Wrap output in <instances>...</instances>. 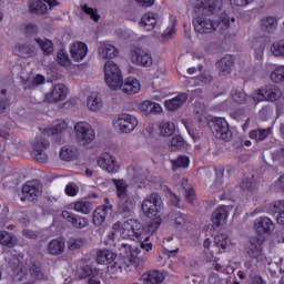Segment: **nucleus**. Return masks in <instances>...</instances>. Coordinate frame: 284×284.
<instances>
[{"instance_id": "f257e3e1", "label": "nucleus", "mask_w": 284, "mask_h": 284, "mask_svg": "<svg viewBox=\"0 0 284 284\" xmlns=\"http://www.w3.org/2000/svg\"><path fill=\"white\" fill-rule=\"evenodd\" d=\"M163 205V200L159 193H152L149 197L144 199L142 202V212L146 215V219H151L148 223L146 230L141 222L138 220H128L122 225L121 234L123 239H138L140 241V247L150 252L152 250V242H150V236L159 230L161 225V206Z\"/></svg>"}, {"instance_id": "f03ea898", "label": "nucleus", "mask_w": 284, "mask_h": 284, "mask_svg": "<svg viewBox=\"0 0 284 284\" xmlns=\"http://www.w3.org/2000/svg\"><path fill=\"white\" fill-rule=\"evenodd\" d=\"M221 8H223V0H205L196 4L192 20L195 32L199 34H212V32L225 34L230 30V18L214 19Z\"/></svg>"}, {"instance_id": "7ed1b4c3", "label": "nucleus", "mask_w": 284, "mask_h": 284, "mask_svg": "<svg viewBox=\"0 0 284 284\" xmlns=\"http://www.w3.org/2000/svg\"><path fill=\"white\" fill-rule=\"evenodd\" d=\"M97 263L99 265H108V272H132L139 267V257L130 255V257L118 256L116 253L104 248L97 252Z\"/></svg>"}, {"instance_id": "20e7f679", "label": "nucleus", "mask_w": 284, "mask_h": 284, "mask_svg": "<svg viewBox=\"0 0 284 284\" xmlns=\"http://www.w3.org/2000/svg\"><path fill=\"white\" fill-rule=\"evenodd\" d=\"M114 183L119 199L116 205V214H120V216H123V219H130V216H134L136 200L132 195H128V185L123 180H114Z\"/></svg>"}, {"instance_id": "39448f33", "label": "nucleus", "mask_w": 284, "mask_h": 284, "mask_svg": "<svg viewBox=\"0 0 284 284\" xmlns=\"http://www.w3.org/2000/svg\"><path fill=\"white\" fill-rule=\"evenodd\" d=\"M104 79L111 90H120L123 82V73L116 62L109 60L104 63Z\"/></svg>"}, {"instance_id": "423d86ee", "label": "nucleus", "mask_w": 284, "mask_h": 284, "mask_svg": "<svg viewBox=\"0 0 284 284\" xmlns=\"http://www.w3.org/2000/svg\"><path fill=\"white\" fill-rule=\"evenodd\" d=\"M283 97V91L276 87V84H266L260 89H257L254 94L253 99L255 101H278Z\"/></svg>"}, {"instance_id": "0eeeda50", "label": "nucleus", "mask_w": 284, "mask_h": 284, "mask_svg": "<svg viewBox=\"0 0 284 284\" xmlns=\"http://www.w3.org/2000/svg\"><path fill=\"white\" fill-rule=\"evenodd\" d=\"M77 141L80 145H90L95 139L94 129L88 122H78L74 125Z\"/></svg>"}, {"instance_id": "6e6552de", "label": "nucleus", "mask_w": 284, "mask_h": 284, "mask_svg": "<svg viewBox=\"0 0 284 284\" xmlns=\"http://www.w3.org/2000/svg\"><path fill=\"white\" fill-rule=\"evenodd\" d=\"M41 182L39 180H33L27 182L22 186L21 201H30L31 203H37L39 201V195L41 194Z\"/></svg>"}, {"instance_id": "1a4fd4ad", "label": "nucleus", "mask_w": 284, "mask_h": 284, "mask_svg": "<svg viewBox=\"0 0 284 284\" xmlns=\"http://www.w3.org/2000/svg\"><path fill=\"white\" fill-rule=\"evenodd\" d=\"M50 148V141L45 138H37L33 143V151L31 152L32 159L38 163H48V153L45 150Z\"/></svg>"}, {"instance_id": "9d476101", "label": "nucleus", "mask_w": 284, "mask_h": 284, "mask_svg": "<svg viewBox=\"0 0 284 284\" xmlns=\"http://www.w3.org/2000/svg\"><path fill=\"white\" fill-rule=\"evenodd\" d=\"M211 130L217 139L222 141H230L232 139V131H230V124L224 118H215L211 124Z\"/></svg>"}, {"instance_id": "9b49d317", "label": "nucleus", "mask_w": 284, "mask_h": 284, "mask_svg": "<svg viewBox=\"0 0 284 284\" xmlns=\"http://www.w3.org/2000/svg\"><path fill=\"white\" fill-rule=\"evenodd\" d=\"M115 124L118 125L119 131L122 134H128L132 132L136 128V125H139V120H136V116L134 115L122 113L118 116Z\"/></svg>"}, {"instance_id": "f8f14e48", "label": "nucleus", "mask_w": 284, "mask_h": 284, "mask_svg": "<svg viewBox=\"0 0 284 284\" xmlns=\"http://www.w3.org/2000/svg\"><path fill=\"white\" fill-rule=\"evenodd\" d=\"M131 61L136 65H142V68H150L154 63L152 54L141 48L131 50Z\"/></svg>"}, {"instance_id": "ddd939ff", "label": "nucleus", "mask_w": 284, "mask_h": 284, "mask_svg": "<svg viewBox=\"0 0 284 284\" xmlns=\"http://www.w3.org/2000/svg\"><path fill=\"white\" fill-rule=\"evenodd\" d=\"M98 165L109 174H116L120 169L116 158L110 153H102L98 159Z\"/></svg>"}, {"instance_id": "4468645a", "label": "nucleus", "mask_w": 284, "mask_h": 284, "mask_svg": "<svg viewBox=\"0 0 284 284\" xmlns=\"http://www.w3.org/2000/svg\"><path fill=\"white\" fill-rule=\"evenodd\" d=\"M264 243L265 236L256 235L248 239L245 250L250 258H258V256H261V252H263L261 245H263Z\"/></svg>"}, {"instance_id": "2eb2a0df", "label": "nucleus", "mask_w": 284, "mask_h": 284, "mask_svg": "<svg viewBox=\"0 0 284 284\" xmlns=\"http://www.w3.org/2000/svg\"><path fill=\"white\" fill-rule=\"evenodd\" d=\"M68 97V88L65 84H55L52 87L50 92L45 93L44 101L47 103H57L59 101H63Z\"/></svg>"}, {"instance_id": "dca6fc26", "label": "nucleus", "mask_w": 284, "mask_h": 284, "mask_svg": "<svg viewBox=\"0 0 284 284\" xmlns=\"http://www.w3.org/2000/svg\"><path fill=\"white\" fill-rule=\"evenodd\" d=\"M254 227L257 236H267L274 232L275 225L267 216H262L254 222Z\"/></svg>"}, {"instance_id": "f3484780", "label": "nucleus", "mask_w": 284, "mask_h": 284, "mask_svg": "<svg viewBox=\"0 0 284 284\" xmlns=\"http://www.w3.org/2000/svg\"><path fill=\"white\" fill-rule=\"evenodd\" d=\"M61 216L64 219V221L71 223L72 227H75V230H83V227H88L89 225V222L85 217L79 216L69 211H63Z\"/></svg>"}, {"instance_id": "a211bd4d", "label": "nucleus", "mask_w": 284, "mask_h": 284, "mask_svg": "<svg viewBox=\"0 0 284 284\" xmlns=\"http://www.w3.org/2000/svg\"><path fill=\"white\" fill-rule=\"evenodd\" d=\"M48 6L52 10L54 6H59V2L57 0H38L30 4V12L45 14L48 12Z\"/></svg>"}, {"instance_id": "6ab92c4d", "label": "nucleus", "mask_w": 284, "mask_h": 284, "mask_svg": "<svg viewBox=\"0 0 284 284\" xmlns=\"http://www.w3.org/2000/svg\"><path fill=\"white\" fill-rule=\"evenodd\" d=\"M9 265L14 274H23L26 272L23 253H12L9 257Z\"/></svg>"}, {"instance_id": "aec40b11", "label": "nucleus", "mask_w": 284, "mask_h": 284, "mask_svg": "<svg viewBox=\"0 0 284 284\" xmlns=\"http://www.w3.org/2000/svg\"><path fill=\"white\" fill-rule=\"evenodd\" d=\"M144 284H162L165 281V275L161 271H149L141 276Z\"/></svg>"}, {"instance_id": "412c9836", "label": "nucleus", "mask_w": 284, "mask_h": 284, "mask_svg": "<svg viewBox=\"0 0 284 284\" xmlns=\"http://www.w3.org/2000/svg\"><path fill=\"white\" fill-rule=\"evenodd\" d=\"M232 65H234V57L226 54L220 61L216 62V68L221 77H227L232 72Z\"/></svg>"}, {"instance_id": "4be33fe9", "label": "nucleus", "mask_w": 284, "mask_h": 284, "mask_svg": "<svg viewBox=\"0 0 284 284\" xmlns=\"http://www.w3.org/2000/svg\"><path fill=\"white\" fill-rule=\"evenodd\" d=\"M120 89H122L124 94H136V92L141 90V83H139V80L135 78H129L123 82L122 78V84L120 85Z\"/></svg>"}, {"instance_id": "5701e85b", "label": "nucleus", "mask_w": 284, "mask_h": 284, "mask_svg": "<svg viewBox=\"0 0 284 284\" xmlns=\"http://www.w3.org/2000/svg\"><path fill=\"white\" fill-rule=\"evenodd\" d=\"M186 101L187 93H180L175 98L164 101V106L170 112H176V110L181 108V105H183V103H185Z\"/></svg>"}, {"instance_id": "b1692460", "label": "nucleus", "mask_w": 284, "mask_h": 284, "mask_svg": "<svg viewBox=\"0 0 284 284\" xmlns=\"http://www.w3.org/2000/svg\"><path fill=\"white\" fill-rule=\"evenodd\" d=\"M47 250L51 256H60L65 252V241L63 239L52 240L49 242Z\"/></svg>"}, {"instance_id": "393cba45", "label": "nucleus", "mask_w": 284, "mask_h": 284, "mask_svg": "<svg viewBox=\"0 0 284 284\" xmlns=\"http://www.w3.org/2000/svg\"><path fill=\"white\" fill-rule=\"evenodd\" d=\"M70 52L73 61H83V58L88 54V45L83 42H77L71 47Z\"/></svg>"}, {"instance_id": "a878e982", "label": "nucleus", "mask_w": 284, "mask_h": 284, "mask_svg": "<svg viewBox=\"0 0 284 284\" xmlns=\"http://www.w3.org/2000/svg\"><path fill=\"white\" fill-rule=\"evenodd\" d=\"M140 111L143 112V114H161L163 112V108H161V104L156 102L146 100L140 104Z\"/></svg>"}, {"instance_id": "bb28decb", "label": "nucleus", "mask_w": 284, "mask_h": 284, "mask_svg": "<svg viewBox=\"0 0 284 284\" xmlns=\"http://www.w3.org/2000/svg\"><path fill=\"white\" fill-rule=\"evenodd\" d=\"M227 220V206L217 207L212 214V223L219 227Z\"/></svg>"}, {"instance_id": "cd10ccee", "label": "nucleus", "mask_w": 284, "mask_h": 284, "mask_svg": "<svg viewBox=\"0 0 284 284\" xmlns=\"http://www.w3.org/2000/svg\"><path fill=\"white\" fill-rule=\"evenodd\" d=\"M108 216V206H100L93 212V225L95 227H101L105 223V217Z\"/></svg>"}, {"instance_id": "c85d7f7f", "label": "nucleus", "mask_w": 284, "mask_h": 284, "mask_svg": "<svg viewBox=\"0 0 284 284\" xmlns=\"http://www.w3.org/2000/svg\"><path fill=\"white\" fill-rule=\"evenodd\" d=\"M87 105L91 112H99L101 108H103V100L97 93H91L87 98Z\"/></svg>"}, {"instance_id": "c756f323", "label": "nucleus", "mask_w": 284, "mask_h": 284, "mask_svg": "<svg viewBox=\"0 0 284 284\" xmlns=\"http://www.w3.org/2000/svg\"><path fill=\"white\" fill-rule=\"evenodd\" d=\"M17 236L8 231H0V245L4 247H14L17 245Z\"/></svg>"}, {"instance_id": "7c9ffc66", "label": "nucleus", "mask_w": 284, "mask_h": 284, "mask_svg": "<svg viewBox=\"0 0 284 284\" xmlns=\"http://www.w3.org/2000/svg\"><path fill=\"white\" fill-rule=\"evenodd\" d=\"M98 52L102 59H114V57H116V54H119V51L112 44H102L98 49Z\"/></svg>"}, {"instance_id": "2f4dec72", "label": "nucleus", "mask_w": 284, "mask_h": 284, "mask_svg": "<svg viewBox=\"0 0 284 284\" xmlns=\"http://www.w3.org/2000/svg\"><path fill=\"white\" fill-rule=\"evenodd\" d=\"M36 42L38 43L40 50L42 51V54L44 57H50L52 52H54V43H52V40H48L45 38L41 39L38 38L36 39Z\"/></svg>"}, {"instance_id": "473e14b6", "label": "nucleus", "mask_w": 284, "mask_h": 284, "mask_svg": "<svg viewBox=\"0 0 284 284\" xmlns=\"http://www.w3.org/2000/svg\"><path fill=\"white\" fill-rule=\"evenodd\" d=\"M277 26L278 21L274 17L267 16L261 19V28L264 32H274Z\"/></svg>"}, {"instance_id": "72a5a7b5", "label": "nucleus", "mask_w": 284, "mask_h": 284, "mask_svg": "<svg viewBox=\"0 0 284 284\" xmlns=\"http://www.w3.org/2000/svg\"><path fill=\"white\" fill-rule=\"evenodd\" d=\"M140 26L148 30H154V26H156V14L154 13H145L140 21Z\"/></svg>"}, {"instance_id": "f704fd0d", "label": "nucleus", "mask_w": 284, "mask_h": 284, "mask_svg": "<svg viewBox=\"0 0 284 284\" xmlns=\"http://www.w3.org/2000/svg\"><path fill=\"white\" fill-rule=\"evenodd\" d=\"M82 272L85 274V276H91V278H89V284H101V281L97 277L99 276V271L97 267L84 265L82 267Z\"/></svg>"}, {"instance_id": "c9c22d12", "label": "nucleus", "mask_w": 284, "mask_h": 284, "mask_svg": "<svg viewBox=\"0 0 284 284\" xmlns=\"http://www.w3.org/2000/svg\"><path fill=\"white\" fill-rule=\"evenodd\" d=\"M231 98L234 103H239L240 105H243V103L247 101V94H245V91L241 88H233L231 90Z\"/></svg>"}, {"instance_id": "e433bc0d", "label": "nucleus", "mask_w": 284, "mask_h": 284, "mask_svg": "<svg viewBox=\"0 0 284 284\" xmlns=\"http://www.w3.org/2000/svg\"><path fill=\"white\" fill-rule=\"evenodd\" d=\"M31 276L33 278H37L38 281H47L48 277L43 274V271H41V263L33 262L29 270Z\"/></svg>"}, {"instance_id": "4c0bfd02", "label": "nucleus", "mask_w": 284, "mask_h": 284, "mask_svg": "<svg viewBox=\"0 0 284 284\" xmlns=\"http://www.w3.org/2000/svg\"><path fill=\"white\" fill-rule=\"evenodd\" d=\"M170 146L173 152L176 150H185L187 148V142L181 135H174L170 141Z\"/></svg>"}, {"instance_id": "58836bf2", "label": "nucleus", "mask_w": 284, "mask_h": 284, "mask_svg": "<svg viewBox=\"0 0 284 284\" xmlns=\"http://www.w3.org/2000/svg\"><path fill=\"white\" fill-rule=\"evenodd\" d=\"M268 134H272V129H257L250 132V139L255 141H265Z\"/></svg>"}, {"instance_id": "ea45409f", "label": "nucleus", "mask_w": 284, "mask_h": 284, "mask_svg": "<svg viewBox=\"0 0 284 284\" xmlns=\"http://www.w3.org/2000/svg\"><path fill=\"white\" fill-rule=\"evenodd\" d=\"M67 128H68V123H65V121H59L53 126L45 129V132L48 135L63 134Z\"/></svg>"}, {"instance_id": "a19ab883", "label": "nucleus", "mask_w": 284, "mask_h": 284, "mask_svg": "<svg viewBox=\"0 0 284 284\" xmlns=\"http://www.w3.org/2000/svg\"><path fill=\"white\" fill-rule=\"evenodd\" d=\"M172 170L176 172V170H181V168H187L190 165V158L185 155H180L175 160H171Z\"/></svg>"}, {"instance_id": "79ce46f5", "label": "nucleus", "mask_w": 284, "mask_h": 284, "mask_svg": "<svg viewBox=\"0 0 284 284\" xmlns=\"http://www.w3.org/2000/svg\"><path fill=\"white\" fill-rule=\"evenodd\" d=\"M271 53L273 57L284 59V40L273 42L271 45Z\"/></svg>"}, {"instance_id": "37998d69", "label": "nucleus", "mask_w": 284, "mask_h": 284, "mask_svg": "<svg viewBox=\"0 0 284 284\" xmlns=\"http://www.w3.org/2000/svg\"><path fill=\"white\" fill-rule=\"evenodd\" d=\"M159 128L162 136H172L176 130L173 122H162Z\"/></svg>"}, {"instance_id": "c03bdc74", "label": "nucleus", "mask_w": 284, "mask_h": 284, "mask_svg": "<svg viewBox=\"0 0 284 284\" xmlns=\"http://www.w3.org/2000/svg\"><path fill=\"white\" fill-rule=\"evenodd\" d=\"M68 250L71 251H77V250H81V247H83V245H85V239L83 237H71L68 243Z\"/></svg>"}, {"instance_id": "a18cd8bd", "label": "nucleus", "mask_w": 284, "mask_h": 284, "mask_svg": "<svg viewBox=\"0 0 284 284\" xmlns=\"http://www.w3.org/2000/svg\"><path fill=\"white\" fill-rule=\"evenodd\" d=\"M75 212H81V214H90L92 212V203L79 201L73 205Z\"/></svg>"}, {"instance_id": "49530a36", "label": "nucleus", "mask_w": 284, "mask_h": 284, "mask_svg": "<svg viewBox=\"0 0 284 284\" xmlns=\"http://www.w3.org/2000/svg\"><path fill=\"white\" fill-rule=\"evenodd\" d=\"M60 159H62V161H74V159H77V152L70 148L62 146L60 151Z\"/></svg>"}, {"instance_id": "de8ad7c7", "label": "nucleus", "mask_w": 284, "mask_h": 284, "mask_svg": "<svg viewBox=\"0 0 284 284\" xmlns=\"http://www.w3.org/2000/svg\"><path fill=\"white\" fill-rule=\"evenodd\" d=\"M273 212L275 214H278V216H277L278 225H283L284 226V201L274 204L273 205Z\"/></svg>"}, {"instance_id": "09e8293b", "label": "nucleus", "mask_w": 284, "mask_h": 284, "mask_svg": "<svg viewBox=\"0 0 284 284\" xmlns=\"http://www.w3.org/2000/svg\"><path fill=\"white\" fill-rule=\"evenodd\" d=\"M271 80L273 83H283L284 82V65L276 68L271 73Z\"/></svg>"}, {"instance_id": "8fccbe9b", "label": "nucleus", "mask_w": 284, "mask_h": 284, "mask_svg": "<svg viewBox=\"0 0 284 284\" xmlns=\"http://www.w3.org/2000/svg\"><path fill=\"white\" fill-rule=\"evenodd\" d=\"M186 185H187V180H183L182 187L185 191V199H186L187 203H190L192 205L194 203V199H196V194L194 193L193 189L186 187Z\"/></svg>"}, {"instance_id": "3c124183", "label": "nucleus", "mask_w": 284, "mask_h": 284, "mask_svg": "<svg viewBox=\"0 0 284 284\" xmlns=\"http://www.w3.org/2000/svg\"><path fill=\"white\" fill-rule=\"evenodd\" d=\"M240 187L241 190H243V192H254V187H256V184L254 183V180H252V178H248L242 180V182L240 183Z\"/></svg>"}, {"instance_id": "603ef678", "label": "nucleus", "mask_w": 284, "mask_h": 284, "mask_svg": "<svg viewBox=\"0 0 284 284\" xmlns=\"http://www.w3.org/2000/svg\"><path fill=\"white\" fill-rule=\"evenodd\" d=\"M18 51L24 57H32V54L36 52V48L34 45L30 44H20L18 45Z\"/></svg>"}, {"instance_id": "864d4df0", "label": "nucleus", "mask_w": 284, "mask_h": 284, "mask_svg": "<svg viewBox=\"0 0 284 284\" xmlns=\"http://www.w3.org/2000/svg\"><path fill=\"white\" fill-rule=\"evenodd\" d=\"M214 243L216 247H221L225 250L227 247V235L226 234H219L214 239Z\"/></svg>"}, {"instance_id": "5fc2aeb1", "label": "nucleus", "mask_w": 284, "mask_h": 284, "mask_svg": "<svg viewBox=\"0 0 284 284\" xmlns=\"http://www.w3.org/2000/svg\"><path fill=\"white\" fill-rule=\"evenodd\" d=\"M171 219L174 220L175 225H183L187 219L179 211H172Z\"/></svg>"}, {"instance_id": "6e6d98bb", "label": "nucleus", "mask_w": 284, "mask_h": 284, "mask_svg": "<svg viewBox=\"0 0 284 284\" xmlns=\"http://www.w3.org/2000/svg\"><path fill=\"white\" fill-rule=\"evenodd\" d=\"M82 10L85 12V14H89V17H91L93 21H99V14H97V9H92L84 4L82 6Z\"/></svg>"}, {"instance_id": "4d7b16f0", "label": "nucleus", "mask_w": 284, "mask_h": 284, "mask_svg": "<svg viewBox=\"0 0 284 284\" xmlns=\"http://www.w3.org/2000/svg\"><path fill=\"white\" fill-rule=\"evenodd\" d=\"M65 194L68 196H77V194H79V186L74 185V183H69L65 186Z\"/></svg>"}, {"instance_id": "13d9d810", "label": "nucleus", "mask_w": 284, "mask_h": 284, "mask_svg": "<svg viewBox=\"0 0 284 284\" xmlns=\"http://www.w3.org/2000/svg\"><path fill=\"white\" fill-rule=\"evenodd\" d=\"M22 234L26 236V239H31L33 241L40 237L39 232L29 229L23 230Z\"/></svg>"}, {"instance_id": "bf43d9fd", "label": "nucleus", "mask_w": 284, "mask_h": 284, "mask_svg": "<svg viewBox=\"0 0 284 284\" xmlns=\"http://www.w3.org/2000/svg\"><path fill=\"white\" fill-rule=\"evenodd\" d=\"M58 63L65 67L70 63V58H68L67 53H63V51H61L58 53Z\"/></svg>"}, {"instance_id": "052dcab7", "label": "nucleus", "mask_w": 284, "mask_h": 284, "mask_svg": "<svg viewBox=\"0 0 284 284\" xmlns=\"http://www.w3.org/2000/svg\"><path fill=\"white\" fill-rule=\"evenodd\" d=\"M8 108H10V99L1 98L0 99V114H3V112H6V110H8Z\"/></svg>"}, {"instance_id": "680f3d73", "label": "nucleus", "mask_w": 284, "mask_h": 284, "mask_svg": "<svg viewBox=\"0 0 284 284\" xmlns=\"http://www.w3.org/2000/svg\"><path fill=\"white\" fill-rule=\"evenodd\" d=\"M37 32H38V28L36 27V24H32V23L27 24L26 27L27 37H34Z\"/></svg>"}, {"instance_id": "e2e57ef3", "label": "nucleus", "mask_w": 284, "mask_h": 284, "mask_svg": "<svg viewBox=\"0 0 284 284\" xmlns=\"http://www.w3.org/2000/svg\"><path fill=\"white\" fill-rule=\"evenodd\" d=\"M169 201L174 207H179L180 199L172 191L169 190Z\"/></svg>"}, {"instance_id": "0e129e2a", "label": "nucleus", "mask_w": 284, "mask_h": 284, "mask_svg": "<svg viewBox=\"0 0 284 284\" xmlns=\"http://www.w3.org/2000/svg\"><path fill=\"white\" fill-rule=\"evenodd\" d=\"M231 6H237L240 8H243V6H250L252 3V0H230Z\"/></svg>"}, {"instance_id": "69168bd1", "label": "nucleus", "mask_w": 284, "mask_h": 284, "mask_svg": "<svg viewBox=\"0 0 284 284\" xmlns=\"http://www.w3.org/2000/svg\"><path fill=\"white\" fill-rule=\"evenodd\" d=\"M191 81L196 83V81H200V83H210L212 81V78L210 75H200L197 78H191Z\"/></svg>"}, {"instance_id": "338daca9", "label": "nucleus", "mask_w": 284, "mask_h": 284, "mask_svg": "<svg viewBox=\"0 0 284 284\" xmlns=\"http://www.w3.org/2000/svg\"><path fill=\"white\" fill-rule=\"evenodd\" d=\"M251 284H266L265 281H263V277L260 275H253L251 277Z\"/></svg>"}, {"instance_id": "774afa93", "label": "nucleus", "mask_w": 284, "mask_h": 284, "mask_svg": "<svg viewBox=\"0 0 284 284\" xmlns=\"http://www.w3.org/2000/svg\"><path fill=\"white\" fill-rule=\"evenodd\" d=\"M264 52H265V48L263 47L255 49V59H257V61H261L263 59Z\"/></svg>"}]
</instances>
